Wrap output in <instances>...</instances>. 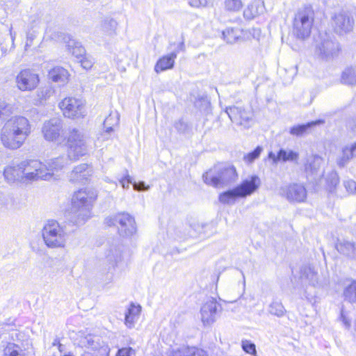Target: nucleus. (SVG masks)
Returning a JSON list of instances; mask_svg holds the SVG:
<instances>
[{
    "label": "nucleus",
    "mask_w": 356,
    "mask_h": 356,
    "mask_svg": "<svg viewBox=\"0 0 356 356\" xmlns=\"http://www.w3.org/2000/svg\"><path fill=\"white\" fill-rule=\"evenodd\" d=\"M3 175L8 182H26L21 163L6 167L4 169Z\"/></svg>",
    "instance_id": "24"
},
{
    "label": "nucleus",
    "mask_w": 356,
    "mask_h": 356,
    "mask_svg": "<svg viewBox=\"0 0 356 356\" xmlns=\"http://www.w3.org/2000/svg\"><path fill=\"white\" fill-rule=\"evenodd\" d=\"M67 153L60 154L48 160L44 164L47 172H50L49 179L55 172H58L68 165L72 161L86 154L88 145L85 135L76 128H70L67 136Z\"/></svg>",
    "instance_id": "1"
},
{
    "label": "nucleus",
    "mask_w": 356,
    "mask_h": 356,
    "mask_svg": "<svg viewBox=\"0 0 356 356\" xmlns=\"http://www.w3.org/2000/svg\"><path fill=\"white\" fill-rule=\"evenodd\" d=\"M58 349H59V350H60V352H62V351H63V345H62V344L59 343Z\"/></svg>",
    "instance_id": "61"
},
{
    "label": "nucleus",
    "mask_w": 356,
    "mask_h": 356,
    "mask_svg": "<svg viewBox=\"0 0 356 356\" xmlns=\"http://www.w3.org/2000/svg\"><path fill=\"white\" fill-rule=\"evenodd\" d=\"M243 30L239 28H227L222 33L223 39L229 44H234L242 38Z\"/></svg>",
    "instance_id": "32"
},
{
    "label": "nucleus",
    "mask_w": 356,
    "mask_h": 356,
    "mask_svg": "<svg viewBox=\"0 0 356 356\" xmlns=\"http://www.w3.org/2000/svg\"><path fill=\"white\" fill-rule=\"evenodd\" d=\"M225 112L232 122L244 127L250 126V121L252 120V117L250 110L247 111L242 106H234L227 107Z\"/></svg>",
    "instance_id": "17"
},
{
    "label": "nucleus",
    "mask_w": 356,
    "mask_h": 356,
    "mask_svg": "<svg viewBox=\"0 0 356 356\" xmlns=\"http://www.w3.org/2000/svg\"><path fill=\"white\" fill-rule=\"evenodd\" d=\"M260 179L253 175L243 180L235 188L223 192L219 195L220 202L225 204H234L238 198H244L254 193L260 186Z\"/></svg>",
    "instance_id": "4"
},
{
    "label": "nucleus",
    "mask_w": 356,
    "mask_h": 356,
    "mask_svg": "<svg viewBox=\"0 0 356 356\" xmlns=\"http://www.w3.org/2000/svg\"><path fill=\"white\" fill-rule=\"evenodd\" d=\"M314 19V12L310 7L299 9L295 14L292 33L299 39L304 40L311 33Z\"/></svg>",
    "instance_id": "6"
},
{
    "label": "nucleus",
    "mask_w": 356,
    "mask_h": 356,
    "mask_svg": "<svg viewBox=\"0 0 356 356\" xmlns=\"http://www.w3.org/2000/svg\"><path fill=\"white\" fill-rule=\"evenodd\" d=\"M10 115V106L5 102H0V127Z\"/></svg>",
    "instance_id": "44"
},
{
    "label": "nucleus",
    "mask_w": 356,
    "mask_h": 356,
    "mask_svg": "<svg viewBox=\"0 0 356 356\" xmlns=\"http://www.w3.org/2000/svg\"><path fill=\"white\" fill-rule=\"evenodd\" d=\"M335 248L340 253L350 257L356 258V243L346 238H338Z\"/></svg>",
    "instance_id": "26"
},
{
    "label": "nucleus",
    "mask_w": 356,
    "mask_h": 356,
    "mask_svg": "<svg viewBox=\"0 0 356 356\" xmlns=\"http://www.w3.org/2000/svg\"><path fill=\"white\" fill-rule=\"evenodd\" d=\"M108 226H115L121 236H131L136 232V226L134 218L128 213H120L113 216L106 218Z\"/></svg>",
    "instance_id": "9"
},
{
    "label": "nucleus",
    "mask_w": 356,
    "mask_h": 356,
    "mask_svg": "<svg viewBox=\"0 0 356 356\" xmlns=\"http://www.w3.org/2000/svg\"><path fill=\"white\" fill-rule=\"evenodd\" d=\"M279 195L290 202H303L307 198V190L300 184H284L279 188Z\"/></svg>",
    "instance_id": "12"
},
{
    "label": "nucleus",
    "mask_w": 356,
    "mask_h": 356,
    "mask_svg": "<svg viewBox=\"0 0 356 356\" xmlns=\"http://www.w3.org/2000/svg\"><path fill=\"white\" fill-rule=\"evenodd\" d=\"M220 307V305L213 298H209L204 302L200 309V315L204 326H209L216 321L218 309Z\"/></svg>",
    "instance_id": "16"
},
{
    "label": "nucleus",
    "mask_w": 356,
    "mask_h": 356,
    "mask_svg": "<svg viewBox=\"0 0 356 356\" xmlns=\"http://www.w3.org/2000/svg\"><path fill=\"white\" fill-rule=\"evenodd\" d=\"M213 0H188V3L191 7L200 8L206 7L212 3Z\"/></svg>",
    "instance_id": "49"
},
{
    "label": "nucleus",
    "mask_w": 356,
    "mask_h": 356,
    "mask_svg": "<svg viewBox=\"0 0 356 356\" xmlns=\"http://www.w3.org/2000/svg\"><path fill=\"white\" fill-rule=\"evenodd\" d=\"M344 186L348 193H356V182L348 179L344 181Z\"/></svg>",
    "instance_id": "51"
},
{
    "label": "nucleus",
    "mask_w": 356,
    "mask_h": 356,
    "mask_svg": "<svg viewBox=\"0 0 356 356\" xmlns=\"http://www.w3.org/2000/svg\"><path fill=\"white\" fill-rule=\"evenodd\" d=\"M63 115L68 118H83L86 114L85 106L81 99L66 97L59 103Z\"/></svg>",
    "instance_id": "11"
},
{
    "label": "nucleus",
    "mask_w": 356,
    "mask_h": 356,
    "mask_svg": "<svg viewBox=\"0 0 356 356\" xmlns=\"http://www.w3.org/2000/svg\"><path fill=\"white\" fill-rule=\"evenodd\" d=\"M63 356H73V355H72V354H70V353H69V354H65V355H64Z\"/></svg>",
    "instance_id": "64"
},
{
    "label": "nucleus",
    "mask_w": 356,
    "mask_h": 356,
    "mask_svg": "<svg viewBox=\"0 0 356 356\" xmlns=\"http://www.w3.org/2000/svg\"><path fill=\"white\" fill-rule=\"evenodd\" d=\"M352 159L353 156L349 152L348 146H346L342 149L341 156L337 159V162L339 166L344 167Z\"/></svg>",
    "instance_id": "43"
},
{
    "label": "nucleus",
    "mask_w": 356,
    "mask_h": 356,
    "mask_svg": "<svg viewBox=\"0 0 356 356\" xmlns=\"http://www.w3.org/2000/svg\"><path fill=\"white\" fill-rule=\"evenodd\" d=\"M54 91L51 86H47L41 88H39L37 90V98L34 99L35 102V104H42L43 101H45L48 99L52 94Z\"/></svg>",
    "instance_id": "38"
},
{
    "label": "nucleus",
    "mask_w": 356,
    "mask_h": 356,
    "mask_svg": "<svg viewBox=\"0 0 356 356\" xmlns=\"http://www.w3.org/2000/svg\"><path fill=\"white\" fill-rule=\"evenodd\" d=\"M346 300L350 302H356V280H354L346 286L343 291Z\"/></svg>",
    "instance_id": "41"
},
{
    "label": "nucleus",
    "mask_w": 356,
    "mask_h": 356,
    "mask_svg": "<svg viewBox=\"0 0 356 356\" xmlns=\"http://www.w3.org/2000/svg\"><path fill=\"white\" fill-rule=\"evenodd\" d=\"M31 133V126L27 118L15 116L4 124L0 140L4 147L15 150L21 147Z\"/></svg>",
    "instance_id": "2"
},
{
    "label": "nucleus",
    "mask_w": 356,
    "mask_h": 356,
    "mask_svg": "<svg viewBox=\"0 0 356 356\" xmlns=\"http://www.w3.org/2000/svg\"><path fill=\"white\" fill-rule=\"evenodd\" d=\"M120 183L123 188H129V184H132V179L129 175L127 170H126V175L120 179Z\"/></svg>",
    "instance_id": "50"
},
{
    "label": "nucleus",
    "mask_w": 356,
    "mask_h": 356,
    "mask_svg": "<svg viewBox=\"0 0 356 356\" xmlns=\"http://www.w3.org/2000/svg\"><path fill=\"white\" fill-rule=\"evenodd\" d=\"M322 123H323V120H319L308 122L307 124H299L293 126L290 129V134L293 136H302L309 128L312 127L314 125L320 124Z\"/></svg>",
    "instance_id": "35"
},
{
    "label": "nucleus",
    "mask_w": 356,
    "mask_h": 356,
    "mask_svg": "<svg viewBox=\"0 0 356 356\" xmlns=\"http://www.w3.org/2000/svg\"><path fill=\"white\" fill-rule=\"evenodd\" d=\"M190 100L194 106L202 113H207L210 108V102L204 92L195 91L190 96Z\"/></svg>",
    "instance_id": "25"
},
{
    "label": "nucleus",
    "mask_w": 356,
    "mask_h": 356,
    "mask_svg": "<svg viewBox=\"0 0 356 356\" xmlns=\"http://www.w3.org/2000/svg\"><path fill=\"white\" fill-rule=\"evenodd\" d=\"M265 10L264 3L261 0H255L250 3L243 11L245 19L250 20L263 13Z\"/></svg>",
    "instance_id": "27"
},
{
    "label": "nucleus",
    "mask_w": 356,
    "mask_h": 356,
    "mask_svg": "<svg viewBox=\"0 0 356 356\" xmlns=\"http://www.w3.org/2000/svg\"><path fill=\"white\" fill-rule=\"evenodd\" d=\"M263 148L261 147L257 146L252 152L245 155L244 160L248 163L253 162L256 159H257L259 156Z\"/></svg>",
    "instance_id": "47"
},
{
    "label": "nucleus",
    "mask_w": 356,
    "mask_h": 356,
    "mask_svg": "<svg viewBox=\"0 0 356 356\" xmlns=\"http://www.w3.org/2000/svg\"><path fill=\"white\" fill-rule=\"evenodd\" d=\"M131 348H122L118 350L117 356H130Z\"/></svg>",
    "instance_id": "55"
},
{
    "label": "nucleus",
    "mask_w": 356,
    "mask_h": 356,
    "mask_svg": "<svg viewBox=\"0 0 356 356\" xmlns=\"http://www.w3.org/2000/svg\"><path fill=\"white\" fill-rule=\"evenodd\" d=\"M42 236L49 248H63L67 239L65 227L55 220H48L45 222L42 229Z\"/></svg>",
    "instance_id": "5"
},
{
    "label": "nucleus",
    "mask_w": 356,
    "mask_h": 356,
    "mask_svg": "<svg viewBox=\"0 0 356 356\" xmlns=\"http://www.w3.org/2000/svg\"><path fill=\"white\" fill-rule=\"evenodd\" d=\"M4 356H25V353L19 345L8 342L4 348Z\"/></svg>",
    "instance_id": "36"
},
{
    "label": "nucleus",
    "mask_w": 356,
    "mask_h": 356,
    "mask_svg": "<svg viewBox=\"0 0 356 356\" xmlns=\"http://www.w3.org/2000/svg\"><path fill=\"white\" fill-rule=\"evenodd\" d=\"M224 5L225 10L230 12L238 11L243 6L241 0H225Z\"/></svg>",
    "instance_id": "45"
},
{
    "label": "nucleus",
    "mask_w": 356,
    "mask_h": 356,
    "mask_svg": "<svg viewBox=\"0 0 356 356\" xmlns=\"http://www.w3.org/2000/svg\"><path fill=\"white\" fill-rule=\"evenodd\" d=\"M66 43L69 52L76 58L81 57L85 54L86 50L84 47L76 40L68 37V40L66 41Z\"/></svg>",
    "instance_id": "34"
},
{
    "label": "nucleus",
    "mask_w": 356,
    "mask_h": 356,
    "mask_svg": "<svg viewBox=\"0 0 356 356\" xmlns=\"http://www.w3.org/2000/svg\"><path fill=\"white\" fill-rule=\"evenodd\" d=\"M118 22L114 19L107 17L101 23L102 34L106 37L113 38L117 35Z\"/></svg>",
    "instance_id": "28"
},
{
    "label": "nucleus",
    "mask_w": 356,
    "mask_h": 356,
    "mask_svg": "<svg viewBox=\"0 0 356 356\" xmlns=\"http://www.w3.org/2000/svg\"><path fill=\"white\" fill-rule=\"evenodd\" d=\"M179 356H209L207 353L195 347H186L179 350Z\"/></svg>",
    "instance_id": "39"
},
{
    "label": "nucleus",
    "mask_w": 356,
    "mask_h": 356,
    "mask_svg": "<svg viewBox=\"0 0 356 356\" xmlns=\"http://www.w3.org/2000/svg\"><path fill=\"white\" fill-rule=\"evenodd\" d=\"M268 158L272 160L273 163L274 164H277L279 162L297 163L299 159V153L289 148H282L277 154L270 152L268 153Z\"/></svg>",
    "instance_id": "20"
},
{
    "label": "nucleus",
    "mask_w": 356,
    "mask_h": 356,
    "mask_svg": "<svg viewBox=\"0 0 356 356\" xmlns=\"http://www.w3.org/2000/svg\"><path fill=\"white\" fill-rule=\"evenodd\" d=\"M76 341L79 346L93 351V353L86 352L83 356H108V347L99 336L86 333L85 331H79Z\"/></svg>",
    "instance_id": "7"
},
{
    "label": "nucleus",
    "mask_w": 356,
    "mask_h": 356,
    "mask_svg": "<svg viewBox=\"0 0 356 356\" xmlns=\"http://www.w3.org/2000/svg\"><path fill=\"white\" fill-rule=\"evenodd\" d=\"M39 76L31 70H22L16 77L18 88L22 91L32 90L39 83Z\"/></svg>",
    "instance_id": "18"
},
{
    "label": "nucleus",
    "mask_w": 356,
    "mask_h": 356,
    "mask_svg": "<svg viewBox=\"0 0 356 356\" xmlns=\"http://www.w3.org/2000/svg\"><path fill=\"white\" fill-rule=\"evenodd\" d=\"M63 131V121L58 118L46 120L42 127V134L44 138L49 142L56 141Z\"/></svg>",
    "instance_id": "15"
},
{
    "label": "nucleus",
    "mask_w": 356,
    "mask_h": 356,
    "mask_svg": "<svg viewBox=\"0 0 356 356\" xmlns=\"http://www.w3.org/2000/svg\"><path fill=\"white\" fill-rule=\"evenodd\" d=\"M212 233L211 224L200 222L195 220L190 223L188 234L191 238H204L211 236Z\"/></svg>",
    "instance_id": "21"
},
{
    "label": "nucleus",
    "mask_w": 356,
    "mask_h": 356,
    "mask_svg": "<svg viewBox=\"0 0 356 356\" xmlns=\"http://www.w3.org/2000/svg\"><path fill=\"white\" fill-rule=\"evenodd\" d=\"M323 162L321 156L317 154L308 156L305 164V169L307 173L314 175L318 172Z\"/></svg>",
    "instance_id": "29"
},
{
    "label": "nucleus",
    "mask_w": 356,
    "mask_h": 356,
    "mask_svg": "<svg viewBox=\"0 0 356 356\" xmlns=\"http://www.w3.org/2000/svg\"><path fill=\"white\" fill-rule=\"evenodd\" d=\"M332 176H333L332 184L336 186L339 183V179L336 174H334Z\"/></svg>",
    "instance_id": "58"
},
{
    "label": "nucleus",
    "mask_w": 356,
    "mask_h": 356,
    "mask_svg": "<svg viewBox=\"0 0 356 356\" xmlns=\"http://www.w3.org/2000/svg\"><path fill=\"white\" fill-rule=\"evenodd\" d=\"M141 312V307L131 303L125 313L124 323L129 328H132L137 321Z\"/></svg>",
    "instance_id": "30"
},
{
    "label": "nucleus",
    "mask_w": 356,
    "mask_h": 356,
    "mask_svg": "<svg viewBox=\"0 0 356 356\" xmlns=\"http://www.w3.org/2000/svg\"><path fill=\"white\" fill-rule=\"evenodd\" d=\"M238 175L234 166L218 168L217 172L211 170L203 175L204 182L215 187L227 186L236 180Z\"/></svg>",
    "instance_id": "8"
},
{
    "label": "nucleus",
    "mask_w": 356,
    "mask_h": 356,
    "mask_svg": "<svg viewBox=\"0 0 356 356\" xmlns=\"http://www.w3.org/2000/svg\"><path fill=\"white\" fill-rule=\"evenodd\" d=\"M340 51L339 43L325 35L316 45V53L323 59L328 60L337 56Z\"/></svg>",
    "instance_id": "14"
},
{
    "label": "nucleus",
    "mask_w": 356,
    "mask_h": 356,
    "mask_svg": "<svg viewBox=\"0 0 356 356\" xmlns=\"http://www.w3.org/2000/svg\"><path fill=\"white\" fill-rule=\"evenodd\" d=\"M80 63H81V67L85 70L90 69L92 67V64H93V63L92 62L91 60H90L86 57H83V58H81L80 60Z\"/></svg>",
    "instance_id": "52"
},
{
    "label": "nucleus",
    "mask_w": 356,
    "mask_h": 356,
    "mask_svg": "<svg viewBox=\"0 0 356 356\" xmlns=\"http://www.w3.org/2000/svg\"><path fill=\"white\" fill-rule=\"evenodd\" d=\"M15 33H13L11 29L10 30V36L4 39L3 41L0 40L1 49L3 54H5L8 51L14 48V40Z\"/></svg>",
    "instance_id": "42"
},
{
    "label": "nucleus",
    "mask_w": 356,
    "mask_h": 356,
    "mask_svg": "<svg viewBox=\"0 0 356 356\" xmlns=\"http://www.w3.org/2000/svg\"><path fill=\"white\" fill-rule=\"evenodd\" d=\"M97 197V191L93 188L81 189L74 193L72 205L74 224L83 225L90 218L92 204Z\"/></svg>",
    "instance_id": "3"
},
{
    "label": "nucleus",
    "mask_w": 356,
    "mask_h": 356,
    "mask_svg": "<svg viewBox=\"0 0 356 356\" xmlns=\"http://www.w3.org/2000/svg\"><path fill=\"white\" fill-rule=\"evenodd\" d=\"M339 321L342 322L343 325L346 329L348 330L350 327L351 318L350 317L348 312L343 308H341V309Z\"/></svg>",
    "instance_id": "48"
},
{
    "label": "nucleus",
    "mask_w": 356,
    "mask_h": 356,
    "mask_svg": "<svg viewBox=\"0 0 356 356\" xmlns=\"http://www.w3.org/2000/svg\"><path fill=\"white\" fill-rule=\"evenodd\" d=\"M48 76L54 82H57L62 86L67 82L69 74L65 68L56 67L49 70Z\"/></svg>",
    "instance_id": "31"
},
{
    "label": "nucleus",
    "mask_w": 356,
    "mask_h": 356,
    "mask_svg": "<svg viewBox=\"0 0 356 356\" xmlns=\"http://www.w3.org/2000/svg\"><path fill=\"white\" fill-rule=\"evenodd\" d=\"M241 346L243 350L250 355L255 356L257 354L255 344L249 340H243L241 341Z\"/></svg>",
    "instance_id": "46"
},
{
    "label": "nucleus",
    "mask_w": 356,
    "mask_h": 356,
    "mask_svg": "<svg viewBox=\"0 0 356 356\" xmlns=\"http://www.w3.org/2000/svg\"><path fill=\"white\" fill-rule=\"evenodd\" d=\"M268 312L272 315L282 317L285 314L286 309L280 302L273 301L269 305Z\"/></svg>",
    "instance_id": "40"
},
{
    "label": "nucleus",
    "mask_w": 356,
    "mask_h": 356,
    "mask_svg": "<svg viewBox=\"0 0 356 356\" xmlns=\"http://www.w3.org/2000/svg\"><path fill=\"white\" fill-rule=\"evenodd\" d=\"M133 187L136 191H147L149 188V186H145L144 181H140L139 183L134 182Z\"/></svg>",
    "instance_id": "53"
},
{
    "label": "nucleus",
    "mask_w": 356,
    "mask_h": 356,
    "mask_svg": "<svg viewBox=\"0 0 356 356\" xmlns=\"http://www.w3.org/2000/svg\"><path fill=\"white\" fill-rule=\"evenodd\" d=\"M113 131V129L112 127H108L106 129V132L108 133V134L111 133Z\"/></svg>",
    "instance_id": "60"
},
{
    "label": "nucleus",
    "mask_w": 356,
    "mask_h": 356,
    "mask_svg": "<svg viewBox=\"0 0 356 356\" xmlns=\"http://www.w3.org/2000/svg\"><path fill=\"white\" fill-rule=\"evenodd\" d=\"M177 350L174 348L172 349L171 353L169 356H178Z\"/></svg>",
    "instance_id": "59"
},
{
    "label": "nucleus",
    "mask_w": 356,
    "mask_h": 356,
    "mask_svg": "<svg viewBox=\"0 0 356 356\" xmlns=\"http://www.w3.org/2000/svg\"><path fill=\"white\" fill-rule=\"evenodd\" d=\"M304 296H305V298H306V299H307V300H309V301H312V298H309V297L308 296H307L306 294H305Z\"/></svg>",
    "instance_id": "62"
},
{
    "label": "nucleus",
    "mask_w": 356,
    "mask_h": 356,
    "mask_svg": "<svg viewBox=\"0 0 356 356\" xmlns=\"http://www.w3.org/2000/svg\"><path fill=\"white\" fill-rule=\"evenodd\" d=\"M122 246L121 245H112L106 253L105 262H106L108 271L114 269L118 263L122 261Z\"/></svg>",
    "instance_id": "23"
},
{
    "label": "nucleus",
    "mask_w": 356,
    "mask_h": 356,
    "mask_svg": "<svg viewBox=\"0 0 356 356\" xmlns=\"http://www.w3.org/2000/svg\"><path fill=\"white\" fill-rule=\"evenodd\" d=\"M109 118H110V116L106 118V120L104 121V124L107 123L109 121Z\"/></svg>",
    "instance_id": "63"
},
{
    "label": "nucleus",
    "mask_w": 356,
    "mask_h": 356,
    "mask_svg": "<svg viewBox=\"0 0 356 356\" xmlns=\"http://www.w3.org/2000/svg\"><path fill=\"white\" fill-rule=\"evenodd\" d=\"M341 81L348 85H356V69L353 67L346 69L342 73Z\"/></svg>",
    "instance_id": "37"
},
{
    "label": "nucleus",
    "mask_w": 356,
    "mask_h": 356,
    "mask_svg": "<svg viewBox=\"0 0 356 356\" xmlns=\"http://www.w3.org/2000/svg\"><path fill=\"white\" fill-rule=\"evenodd\" d=\"M349 148V152L350 154L354 157H356V143L351 144L350 145H348Z\"/></svg>",
    "instance_id": "57"
},
{
    "label": "nucleus",
    "mask_w": 356,
    "mask_h": 356,
    "mask_svg": "<svg viewBox=\"0 0 356 356\" xmlns=\"http://www.w3.org/2000/svg\"><path fill=\"white\" fill-rule=\"evenodd\" d=\"M36 31H29L26 34V47L31 46L32 41L35 38Z\"/></svg>",
    "instance_id": "54"
},
{
    "label": "nucleus",
    "mask_w": 356,
    "mask_h": 356,
    "mask_svg": "<svg viewBox=\"0 0 356 356\" xmlns=\"http://www.w3.org/2000/svg\"><path fill=\"white\" fill-rule=\"evenodd\" d=\"M92 167L86 163H82L76 166L70 175L72 182L85 184L92 175Z\"/></svg>",
    "instance_id": "22"
},
{
    "label": "nucleus",
    "mask_w": 356,
    "mask_h": 356,
    "mask_svg": "<svg viewBox=\"0 0 356 356\" xmlns=\"http://www.w3.org/2000/svg\"><path fill=\"white\" fill-rule=\"evenodd\" d=\"M176 56V53L172 52L170 55L163 56V58H160L154 67V70L156 72L159 73L164 70L172 68L174 65Z\"/></svg>",
    "instance_id": "33"
},
{
    "label": "nucleus",
    "mask_w": 356,
    "mask_h": 356,
    "mask_svg": "<svg viewBox=\"0 0 356 356\" xmlns=\"http://www.w3.org/2000/svg\"><path fill=\"white\" fill-rule=\"evenodd\" d=\"M332 26L335 32L339 34L347 33L352 30L353 20L345 12L340 11L332 17Z\"/></svg>",
    "instance_id": "19"
},
{
    "label": "nucleus",
    "mask_w": 356,
    "mask_h": 356,
    "mask_svg": "<svg viewBox=\"0 0 356 356\" xmlns=\"http://www.w3.org/2000/svg\"><path fill=\"white\" fill-rule=\"evenodd\" d=\"M348 127L356 134V118L352 119L348 122Z\"/></svg>",
    "instance_id": "56"
},
{
    "label": "nucleus",
    "mask_w": 356,
    "mask_h": 356,
    "mask_svg": "<svg viewBox=\"0 0 356 356\" xmlns=\"http://www.w3.org/2000/svg\"><path fill=\"white\" fill-rule=\"evenodd\" d=\"M26 181L39 179L49 180L50 172H47L44 164L38 160H28L21 162Z\"/></svg>",
    "instance_id": "10"
},
{
    "label": "nucleus",
    "mask_w": 356,
    "mask_h": 356,
    "mask_svg": "<svg viewBox=\"0 0 356 356\" xmlns=\"http://www.w3.org/2000/svg\"><path fill=\"white\" fill-rule=\"evenodd\" d=\"M300 279L316 288H323L329 283L328 278L325 275H319L314 267L304 266L300 269Z\"/></svg>",
    "instance_id": "13"
}]
</instances>
